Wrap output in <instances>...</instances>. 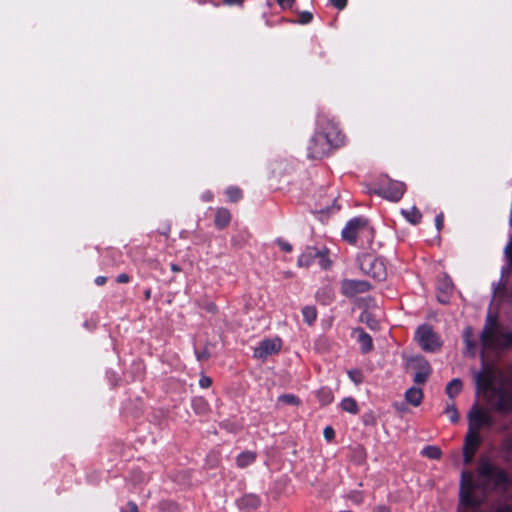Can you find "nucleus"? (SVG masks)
<instances>
[{
    "mask_svg": "<svg viewBox=\"0 0 512 512\" xmlns=\"http://www.w3.org/2000/svg\"><path fill=\"white\" fill-rule=\"evenodd\" d=\"M478 393L497 412L512 411V372L504 374L498 369L484 366L475 374Z\"/></svg>",
    "mask_w": 512,
    "mask_h": 512,
    "instance_id": "obj_1",
    "label": "nucleus"
},
{
    "mask_svg": "<svg viewBox=\"0 0 512 512\" xmlns=\"http://www.w3.org/2000/svg\"><path fill=\"white\" fill-rule=\"evenodd\" d=\"M505 481L506 476L503 471L489 461L482 459L478 467V481L476 485L474 484L471 473H462L460 486L461 503L467 507L475 508L480 505V500L476 495L477 488L485 490L490 486H500L504 484Z\"/></svg>",
    "mask_w": 512,
    "mask_h": 512,
    "instance_id": "obj_2",
    "label": "nucleus"
},
{
    "mask_svg": "<svg viewBox=\"0 0 512 512\" xmlns=\"http://www.w3.org/2000/svg\"><path fill=\"white\" fill-rule=\"evenodd\" d=\"M482 358L490 352L500 351L512 346V333L504 332L495 319L488 316L481 333Z\"/></svg>",
    "mask_w": 512,
    "mask_h": 512,
    "instance_id": "obj_3",
    "label": "nucleus"
},
{
    "mask_svg": "<svg viewBox=\"0 0 512 512\" xmlns=\"http://www.w3.org/2000/svg\"><path fill=\"white\" fill-rule=\"evenodd\" d=\"M339 141L340 139L338 137L325 140L321 133L316 129L314 135L309 140L307 155L311 159H320L328 155L332 149L339 148Z\"/></svg>",
    "mask_w": 512,
    "mask_h": 512,
    "instance_id": "obj_4",
    "label": "nucleus"
},
{
    "mask_svg": "<svg viewBox=\"0 0 512 512\" xmlns=\"http://www.w3.org/2000/svg\"><path fill=\"white\" fill-rule=\"evenodd\" d=\"M467 418L468 430L479 434L482 429H488L494 423L490 411L484 407L479 406L477 403L471 407Z\"/></svg>",
    "mask_w": 512,
    "mask_h": 512,
    "instance_id": "obj_5",
    "label": "nucleus"
},
{
    "mask_svg": "<svg viewBox=\"0 0 512 512\" xmlns=\"http://www.w3.org/2000/svg\"><path fill=\"white\" fill-rule=\"evenodd\" d=\"M361 271L377 281H382L387 276L386 266L382 259L371 254H363L359 257Z\"/></svg>",
    "mask_w": 512,
    "mask_h": 512,
    "instance_id": "obj_6",
    "label": "nucleus"
},
{
    "mask_svg": "<svg viewBox=\"0 0 512 512\" xmlns=\"http://www.w3.org/2000/svg\"><path fill=\"white\" fill-rule=\"evenodd\" d=\"M316 128L325 140L338 137L340 139L339 147L345 143V135L338 127L337 123L327 115H318Z\"/></svg>",
    "mask_w": 512,
    "mask_h": 512,
    "instance_id": "obj_7",
    "label": "nucleus"
},
{
    "mask_svg": "<svg viewBox=\"0 0 512 512\" xmlns=\"http://www.w3.org/2000/svg\"><path fill=\"white\" fill-rule=\"evenodd\" d=\"M415 338L419 346L427 352H435L442 345L440 338L433 332L431 327L427 325L418 328Z\"/></svg>",
    "mask_w": 512,
    "mask_h": 512,
    "instance_id": "obj_8",
    "label": "nucleus"
},
{
    "mask_svg": "<svg viewBox=\"0 0 512 512\" xmlns=\"http://www.w3.org/2000/svg\"><path fill=\"white\" fill-rule=\"evenodd\" d=\"M371 229L368 227L367 221L363 218H354L350 220L342 230L344 240L353 244L359 235L370 234Z\"/></svg>",
    "mask_w": 512,
    "mask_h": 512,
    "instance_id": "obj_9",
    "label": "nucleus"
},
{
    "mask_svg": "<svg viewBox=\"0 0 512 512\" xmlns=\"http://www.w3.org/2000/svg\"><path fill=\"white\" fill-rule=\"evenodd\" d=\"M405 190V183L389 181L387 186L382 184L374 192L389 201L398 202L403 197Z\"/></svg>",
    "mask_w": 512,
    "mask_h": 512,
    "instance_id": "obj_10",
    "label": "nucleus"
},
{
    "mask_svg": "<svg viewBox=\"0 0 512 512\" xmlns=\"http://www.w3.org/2000/svg\"><path fill=\"white\" fill-rule=\"evenodd\" d=\"M408 365L416 370L413 376L415 383L423 384L427 381L431 373V367L427 360L422 356H414L408 360Z\"/></svg>",
    "mask_w": 512,
    "mask_h": 512,
    "instance_id": "obj_11",
    "label": "nucleus"
},
{
    "mask_svg": "<svg viewBox=\"0 0 512 512\" xmlns=\"http://www.w3.org/2000/svg\"><path fill=\"white\" fill-rule=\"evenodd\" d=\"M281 346L282 342L279 338L264 339L257 347L254 348V357L260 360H265L269 356L278 353Z\"/></svg>",
    "mask_w": 512,
    "mask_h": 512,
    "instance_id": "obj_12",
    "label": "nucleus"
},
{
    "mask_svg": "<svg viewBox=\"0 0 512 512\" xmlns=\"http://www.w3.org/2000/svg\"><path fill=\"white\" fill-rule=\"evenodd\" d=\"M371 289L369 282L365 280L343 279L340 282V290L347 297H354L357 294L365 293Z\"/></svg>",
    "mask_w": 512,
    "mask_h": 512,
    "instance_id": "obj_13",
    "label": "nucleus"
},
{
    "mask_svg": "<svg viewBox=\"0 0 512 512\" xmlns=\"http://www.w3.org/2000/svg\"><path fill=\"white\" fill-rule=\"evenodd\" d=\"M504 273H505V271L503 270L502 277H501L498 285L494 287L493 295H494V298L503 299L504 301H506L508 304H510L512 306V286L508 290H505L502 287L505 285L503 283Z\"/></svg>",
    "mask_w": 512,
    "mask_h": 512,
    "instance_id": "obj_14",
    "label": "nucleus"
},
{
    "mask_svg": "<svg viewBox=\"0 0 512 512\" xmlns=\"http://www.w3.org/2000/svg\"><path fill=\"white\" fill-rule=\"evenodd\" d=\"M481 442L479 433L468 430L463 450L476 452Z\"/></svg>",
    "mask_w": 512,
    "mask_h": 512,
    "instance_id": "obj_15",
    "label": "nucleus"
},
{
    "mask_svg": "<svg viewBox=\"0 0 512 512\" xmlns=\"http://www.w3.org/2000/svg\"><path fill=\"white\" fill-rule=\"evenodd\" d=\"M237 504H238L239 508H241V509L250 510V509L257 508L260 504V500L256 495L248 494V495H244L243 497H241L237 501Z\"/></svg>",
    "mask_w": 512,
    "mask_h": 512,
    "instance_id": "obj_16",
    "label": "nucleus"
},
{
    "mask_svg": "<svg viewBox=\"0 0 512 512\" xmlns=\"http://www.w3.org/2000/svg\"><path fill=\"white\" fill-rule=\"evenodd\" d=\"M319 251L314 248H307L298 258V265L300 267H308L316 259Z\"/></svg>",
    "mask_w": 512,
    "mask_h": 512,
    "instance_id": "obj_17",
    "label": "nucleus"
},
{
    "mask_svg": "<svg viewBox=\"0 0 512 512\" xmlns=\"http://www.w3.org/2000/svg\"><path fill=\"white\" fill-rule=\"evenodd\" d=\"M405 399L413 406H419L423 399V392L420 388L411 387L406 391Z\"/></svg>",
    "mask_w": 512,
    "mask_h": 512,
    "instance_id": "obj_18",
    "label": "nucleus"
},
{
    "mask_svg": "<svg viewBox=\"0 0 512 512\" xmlns=\"http://www.w3.org/2000/svg\"><path fill=\"white\" fill-rule=\"evenodd\" d=\"M231 220V214L230 212L225 208H219L215 215V225L223 229L225 228Z\"/></svg>",
    "mask_w": 512,
    "mask_h": 512,
    "instance_id": "obj_19",
    "label": "nucleus"
},
{
    "mask_svg": "<svg viewBox=\"0 0 512 512\" xmlns=\"http://www.w3.org/2000/svg\"><path fill=\"white\" fill-rule=\"evenodd\" d=\"M463 338L465 343V352L474 355L476 346L475 342L472 340L473 330L471 327H466L464 329Z\"/></svg>",
    "mask_w": 512,
    "mask_h": 512,
    "instance_id": "obj_20",
    "label": "nucleus"
},
{
    "mask_svg": "<svg viewBox=\"0 0 512 512\" xmlns=\"http://www.w3.org/2000/svg\"><path fill=\"white\" fill-rule=\"evenodd\" d=\"M401 214L405 217V219L411 224H418L422 218L421 212L416 207H411L410 209H402Z\"/></svg>",
    "mask_w": 512,
    "mask_h": 512,
    "instance_id": "obj_21",
    "label": "nucleus"
},
{
    "mask_svg": "<svg viewBox=\"0 0 512 512\" xmlns=\"http://www.w3.org/2000/svg\"><path fill=\"white\" fill-rule=\"evenodd\" d=\"M461 390L462 381L459 378L452 379L446 386V393L451 401H453V398L457 396Z\"/></svg>",
    "mask_w": 512,
    "mask_h": 512,
    "instance_id": "obj_22",
    "label": "nucleus"
},
{
    "mask_svg": "<svg viewBox=\"0 0 512 512\" xmlns=\"http://www.w3.org/2000/svg\"><path fill=\"white\" fill-rule=\"evenodd\" d=\"M358 342L363 352L367 353L372 349V339L363 330H358Z\"/></svg>",
    "mask_w": 512,
    "mask_h": 512,
    "instance_id": "obj_23",
    "label": "nucleus"
},
{
    "mask_svg": "<svg viewBox=\"0 0 512 512\" xmlns=\"http://www.w3.org/2000/svg\"><path fill=\"white\" fill-rule=\"evenodd\" d=\"M255 454L253 452H242L237 457V465L240 468H245L249 465H251L255 461Z\"/></svg>",
    "mask_w": 512,
    "mask_h": 512,
    "instance_id": "obj_24",
    "label": "nucleus"
},
{
    "mask_svg": "<svg viewBox=\"0 0 512 512\" xmlns=\"http://www.w3.org/2000/svg\"><path fill=\"white\" fill-rule=\"evenodd\" d=\"M340 405L344 411L351 414H357L359 411L357 402L351 397L344 398Z\"/></svg>",
    "mask_w": 512,
    "mask_h": 512,
    "instance_id": "obj_25",
    "label": "nucleus"
},
{
    "mask_svg": "<svg viewBox=\"0 0 512 512\" xmlns=\"http://www.w3.org/2000/svg\"><path fill=\"white\" fill-rule=\"evenodd\" d=\"M421 454L429 459H439L442 455V452L439 447L429 445L422 449Z\"/></svg>",
    "mask_w": 512,
    "mask_h": 512,
    "instance_id": "obj_26",
    "label": "nucleus"
},
{
    "mask_svg": "<svg viewBox=\"0 0 512 512\" xmlns=\"http://www.w3.org/2000/svg\"><path fill=\"white\" fill-rule=\"evenodd\" d=\"M302 315H303L304 321L309 325L314 323V321L317 318V312H316L315 307H313V306L304 307L302 309Z\"/></svg>",
    "mask_w": 512,
    "mask_h": 512,
    "instance_id": "obj_27",
    "label": "nucleus"
},
{
    "mask_svg": "<svg viewBox=\"0 0 512 512\" xmlns=\"http://www.w3.org/2000/svg\"><path fill=\"white\" fill-rule=\"evenodd\" d=\"M445 414L447 415V417L449 418V420L451 422H453V423L458 422L459 414L456 409L455 403L453 401L447 402L446 408H445Z\"/></svg>",
    "mask_w": 512,
    "mask_h": 512,
    "instance_id": "obj_28",
    "label": "nucleus"
},
{
    "mask_svg": "<svg viewBox=\"0 0 512 512\" xmlns=\"http://www.w3.org/2000/svg\"><path fill=\"white\" fill-rule=\"evenodd\" d=\"M317 396H318L319 401L323 405L330 404L334 399L333 393L329 388H321L318 391Z\"/></svg>",
    "mask_w": 512,
    "mask_h": 512,
    "instance_id": "obj_29",
    "label": "nucleus"
},
{
    "mask_svg": "<svg viewBox=\"0 0 512 512\" xmlns=\"http://www.w3.org/2000/svg\"><path fill=\"white\" fill-rule=\"evenodd\" d=\"M226 195L231 202H236L241 198V191L237 187H229Z\"/></svg>",
    "mask_w": 512,
    "mask_h": 512,
    "instance_id": "obj_30",
    "label": "nucleus"
},
{
    "mask_svg": "<svg viewBox=\"0 0 512 512\" xmlns=\"http://www.w3.org/2000/svg\"><path fill=\"white\" fill-rule=\"evenodd\" d=\"M313 20V14L309 11H302L299 13L297 22L299 24L305 25L309 24Z\"/></svg>",
    "mask_w": 512,
    "mask_h": 512,
    "instance_id": "obj_31",
    "label": "nucleus"
},
{
    "mask_svg": "<svg viewBox=\"0 0 512 512\" xmlns=\"http://www.w3.org/2000/svg\"><path fill=\"white\" fill-rule=\"evenodd\" d=\"M278 400L280 402H283V403H286V404H290V405H297L298 402H299L297 397L292 395V394L281 395V396H279Z\"/></svg>",
    "mask_w": 512,
    "mask_h": 512,
    "instance_id": "obj_32",
    "label": "nucleus"
},
{
    "mask_svg": "<svg viewBox=\"0 0 512 512\" xmlns=\"http://www.w3.org/2000/svg\"><path fill=\"white\" fill-rule=\"evenodd\" d=\"M316 258L319 259L320 267H322L324 269H327V268L330 267L331 262H330V260L328 259V257L325 254H322L321 252H319V254L317 255Z\"/></svg>",
    "mask_w": 512,
    "mask_h": 512,
    "instance_id": "obj_33",
    "label": "nucleus"
},
{
    "mask_svg": "<svg viewBox=\"0 0 512 512\" xmlns=\"http://www.w3.org/2000/svg\"><path fill=\"white\" fill-rule=\"evenodd\" d=\"M330 4L338 10L346 8L348 0H329Z\"/></svg>",
    "mask_w": 512,
    "mask_h": 512,
    "instance_id": "obj_34",
    "label": "nucleus"
},
{
    "mask_svg": "<svg viewBox=\"0 0 512 512\" xmlns=\"http://www.w3.org/2000/svg\"><path fill=\"white\" fill-rule=\"evenodd\" d=\"M323 436L327 441H332L335 437L334 429L330 426H327L323 430Z\"/></svg>",
    "mask_w": 512,
    "mask_h": 512,
    "instance_id": "obj_35",
    "label": "nucleus"
},
{
    "mask_svg": "<svg viewBox=\"0 0 512 512\" xmlns=\"http://www.w3.org/2000/svg\"><path fill=\"white\" fill-rule=\"evenodd\" d=\"M296 0H276L277 4L281 9H290L294 5Z\"/></svg>",
    "mask_w": 512,
    "mask_h": 512,
    "instance_id": "obj_36",
    "label": "nucleus"
},
{
    "mask_svg": "<svg viewBox=\"0 0 512 512\" xmlns=\"http://www.w3.org/2000/svg\"><path fill=\"white\" fill-rule=\"evenodd\" d=\"M349 378L356 384L361 382V374L357 370H350L348 371Z\"/></svg>",
    "mask_w": 512,
    "mask_h": 512,
    "instance_id": "obj_37",
    "label": "nucleus"
},
{
    "mask_svg": "<svg viewBox=\"0 0 512 512\" xmlns=\"http://www.w3.org/2000/svg\"><path fill=\"white\" fill-rule=\"evenodd\" d=\"M212 384V380L208 376H202L199 380V385L202 388H209Z\"/></svg>",
    "mask_w": 512,
    "mask_h": 512,
    "instance_id": "obj_38",
    "label": "nucleus"
},
{
    "mask_svg": "<svg viewBox=\"0 0 512 512\" xmlns=\"http://www.w3.org/2000/svg\"><path fill=\"white\" fill-rule=\"evenodd\" d=\"M504 253L508 258L510 264H512V239L509 244L505 247Z\"/></svg>",
    "mask_w": 512,
    "mask_h": 512,
    "instance_id": "obj_39",
    "label": "nucleus"
},
{
    "mask_svg": "<svg viewBox=\"0 0 512 512\" xmlns=\"http://www.w3.org/2000/svg\"><path fill=\"white\" fill-rule=\"evenodd\" d=\"M444 216L442 213L438 214L435 218V225L437 230H441L443 227Z\"/></svg>",
    "mask_w": 512,
    "mask_h": 512,
    "instance_id": "obj_40",
    "label": "nucleus"
},
{
    "mask_svg": "<svg viewBox=\"0 0 512 512\" xmlns=\"http://www.w3.org/2000/svg\"><path fill=\"white\" fill-rule=\"evenodd\" d=\"M505 448L507 457L512 460V438L506 441Z\"/></svg>",
    "mask_w": 512,
    "mask_h": 512,
    "instance_id": "obj_41",
    "label": "nucleus"
},
{
    "mask_svg": "<svg viewBox=\"0 0 512 512\" xmlns=\"http://www.w3.org/2000/svg\"><path fill=\"white\" fill-rule=\"evenodd\" d=\"M127 508L128 510L122 509L121 512H138V507L134 502H128Z\"/></svg>",
    "mask_w": 512,
    "mask_h": 512,
    "instance_id": "obj_42",
    "label": "nucleus"
},
{
    "mask_svg": "<svg viewBox=\"0 0 512 512\" xmlns=\"http://www.w3.org/2000/svg\"><path fill=\"white\" fill-rule=\"evenodd\" d=\"M463 454H464V461L466 463H469L472 460L475 452H472V451H469V450H463Z\"/></svg>",
    "mask_w": 512,
    "mask_h": 512,
    "instance_id": "obj_43",
    "label": "nucleus"
},
{
    "mask_svg": "<svg viewBox=\"0 0 512 512\" xmlns=\"http://www.w3.org/2000/svg\"><path fill=\"white\" fill-rule=\"evenodd\" d=\"M278 244L280 248L285 252H290L292 250V246L287 242L279 241Z\"/></svg>",
    "mask_w": 512,
    "mask_h": 512,
    "instance_id": "obj_44",
    "label": "nucleus"
},
{
    "mask_svg": "<svg viewBox=\"0 0 512 512\" xmlns=\"http://www.w3.org/2000/svg\"><path fill=\"white\" fill-rule=\"evenodd\" d=\"M118 283H127L129 281V276L126 273L119 274L117 276Z\"/></svg>",
    "mask_w": 512,
    "mask_h": 512,
    "instance_id": "obj_45",
    "label": "nucleus"
},
{
    "mask_svg": "<svg viewBox=\"0 0 512 512\" xmlns=\"http://www.w3.org/2000/svg\"><path fill=\"white\" fill-rule=\"evenodd\" d=\"M224 2L228 5H239L241 6L244 0H224Z\"/></svg>",
    "mask_w": 512,
    "mask_h": 512,
    "instance_id": "obj_46",
    "label": "nucleus"
},
{
    "mask_svg": "<svg viewBox=\"0 0 512 512\" xmlns=\"http://www.w3.org/2000/svg\"><path fill=\"white\" fill-rule=\"evenodd\" d=\"M106 280H107V278H106V277H104V276H98V277H96V279H95V283H96L97 285H103V284H105V283H106Z\"/></svg>",
    "mask_w": 512,
    "mask_h": 512,
    "instance_id": "obj_47",
    "label": "nucleus"
},
{
    "mask_svg": "<svg viewBox=\"0 0 512 512\" xmlns=\"http://www.w3.org/2000/svg\"><path fill=\"white\" fill-rule=\"evenodd\" d=\"M495 512H512V509L509 506L499 507Z\"/></svg>",
    "mask_w": 512,
    "mask_h": 512,
    "instance_id": "obj_48",
    "label": "nucleus"
},
{
    "mask_svg": "<svg viewBox=\"0 0 512 512\" xmlns=\"http://www.w3.org/2000/svg\"><path fill=\"white\" fill-rule=\"evenodd\" d=\"M375 512H390V510L385 506H379L375 509Z\"/></svg>",
    "mask_w": 512,
    "mask_h": 512,
    "instance_id": "obj_49",
    "label": "nucleus"
},
{
    "mask_svg": "<svg viewBox=\"0 0 512 512\" xmlns=\"http://www.w3.org/2000/svg\"><path fill=\"white\" fill-rule=\"evenodd\" d=\"M444 287L445 289L448 291V290H451L452 289V283L449 279H447L444 283Z\"/></svg>",
    "mask_w": 512,
    "mask_h": 512,
    "instance_id": "obj_50",
    "label": "nucleus"
},
{
    "mask_svg": "<svg viewBox=\"0 0 512 512\" xmlns=\"http://www.w3.org/2000/svg\"><path fill=\"white\" fill-rule=\"evenodd\" d=\"M203 199L206 201H210L212 199V194L210 192H206L203 194Z\"/></svg>",
    "mask_w": 512,
    "mask_h": 512,
    "instance_id": "obj_51",
    "label": "nucleus"
},
{
    "mask_svg": "<svg viewBox=\"0 0 512 512\" xmlns=\"http://www.w3.org/2000/svg\"><path fill=\"white\" fill-rule=\"evenodd\" d=\"M171 270L173 272H179L180 271V267L176 264H171Z\"/></svg>",
    "mask_w": 512,
    "mask_h": 512,
    "instance_id": "obj_52",
    "label": "nucleus"
},
{
    "mask_svg": "<svg viewBox=\"0 0 512 512\" xmlns=\"http://www.w3.org/2000/svg\"><path fill=\"white\" fill-rule=\"evenodd\" d=\"M145 297H146L147 299H149V298H150V291H149V290H147V291L145 292Z\"/></svg>",
    "mask_w": 512,
    "mask_h": 512,
    "instance_id": "obj_53",
    "label": "nucleus"
},
{
    "mask_svg": "<svg viewBox=\"0 0 512 512\" xmlns=\"http://www.w3.org/2000/svg\"><path fill=\"white\" fill-rule=\"evenodd\" d=\"M439 301H440V302H443V303H445V302H446V300H445V299H442V298H439Z\"/></svg>",
    "mask_w": 512,
    "mask_h": 512,
    "instance_id": "obj_54",
    "label": "nucleus"
},
{
    "mask_svg": "<svg viewBox=\"0 0 512 512\" xmlns=\"http://www.w3.org/2000/svg\"><path fill=\"white\" fill-rule=\"evenodd\" d=\"M202 357H204V354L198 355V359H202Z\"/></svg>",
    "mask_w": 512,
    "mask_h": 512,
    "instance_id": "obj_55",
    "label": "nucleus"
},
{
    "mask_svg": "<svg viewBox=\"0 0 512 512\" xmlns=\"http://www.w3.org/2000/svg\"><path fill=\"white\" fill-rule=\"evenodd\" d=\"M202 357H204V354L198 355V359H202Z\"/></svg>",
    "mask_w": 512,
    "mask_h": 512,
    "instance_id": "obj_56",
    "label": "nucleus"
}]
</instances>
